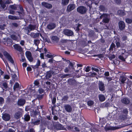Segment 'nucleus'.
<instances>
[{
	"label": "nucleus",
	"mask_w": 132,
	"mask_h": 132,
	"mask_svg": "<svg viewBox=\"0 0 132 132\" xmlns=\"http://www.w3.org/2000/svg\"><path fill=\"white\" fill-rule=\"evenodd\" d=\"M103 18L102 21L105 23H108L110 20V15L107 14H103L100 17V18Z\"/></svg>",
	"instance_id": "nucleus-1"
},
{
	"label": "nucleus",
	"mask_w": 132,
	"mask_h": 132,
	"mask_svg": "<svg viewBox=\"0 0 132 132\" xmlns=\"http://www.w3.org/2000/svg\"><path fill=\"white\" fill-rule=\"evenodd\" d=\"M77 11L78 12L81 14H84L87 11L86 8L82 6H80L77 9Z\"/></svg>",
	"instance_id": "nucleus-2"
},
{
	"label": "nucleus",
	"mask_w": 132,
	"mask_h": 132,
	"mask_svg": "<svg viewBox=\"0 0 132 132\" xmlns=\"http://www.w3.org/2000/svg\"><path fill=\"white\" fill-rule=\"evenodd\" d=\"M25 54L27 58L29 61L30 62L33 61V58L32 56V53L30 51H27L25 52Z\"/></svg>",
	"instance_id": "nucleus-3"
},
{
	"label": "nucleus",
	"mask_w": 132,
	"mask_h": 132,
	"mask_svg": "<svg viewBox=\"0 0 132 132\" xmlns=\"http://www.w3.org/2000/svg\"><path fill=\"white\" fill-rule=\"evenodd\" d=\"M63 107L64 110L67 112L69 113L72 112V108L71 105L66 104H64Z\"/></svg>",
	"instance_id": "nucleus-4"
},
{
	"label": "nucleus",
	"mask_w": 132,
	"mask_h": 132,
	"mask_svg": "<svg viewBox=\"0 0 132 132\" xmlns=\"http://www.w3.org/2000/svg\"><path fill=\"white\" fill-rule=\"evenodd\" d=\"M4 55L8 60L12 63H13L14 61L13 59L10 54L6 51H5L3 52Z\"/></svg>",
	"instance_id": "nucleus-5"
},
{
	"label": "nucleus",
	"mask_w": 132,
	"mask_h": 132,
	"mask_svg": "<svg viewBox=\"0 0 132 132\" xmlns=\"http://www.w3.org/2000/svg\"><path fill=\"white\" fill-rule=\"evenodd\" d=\"M63 32V34L64 35L68 36H72L73 34V31L69 29H64Z\"/></svg>",
	"instance_id": "nucleus-6"
},
{
	"label": "nucleus",
	"mask_w": 132,
	"mask_h": 132,
	"mask_svg": "<svg viewBox=\"0 0 132 132\" xmlns=\"http://www.w3.org/2000/svg\"><path fill=\"white\" fill-rule=\"evenodd\" d=\"M2 118L4 120L6 121H9L11 118L10 115L7 113H5L3 114Z\"/></svg>",
	"instance_id": "nucleus-7"
},
{
	"label": "nucleus",
	"mask_w": 132,
	"mask_h": 132,
	"mask_svg": "<svg viewBox=\"0 0 132 132\" xmlns=\"http://www.w3.org/2000/svg\"><path fill=\"white\" fill-rule=\"evenodd\" d=\"M125 27V22L122 21L119 22V27L121 30H123Z\"/></svg>",
	"instance_id": "nucleus-8"
},
{
	"label": "nucleus",
	"mask_w": 132,
	"mask_h": 132,
	"mask_svg": "<svg viewBox=\"0 0 132 132\" xmlns=\"http://www.w3.org/2000/svg\"><path fill=\"white\" fill-rule=\"evenodd\" d=\"M40 120L38 119L36 120L35 119H31V125H38L40 124Z\"/></svg>",
	"instance_id": "nucleus-9"
},
{
	"label": "nucleus",
	"mask_w": 132,
	"mask_h": 132,
	"mask_svg": "<svg viewBox=\"0 0 132 132\" xmlns=\"http://www.w3.org/2000/svg\"><path fill=\"white\" fill-rule=\"evenodd\" d=\"M121 102L125 104H127L130 102L129 99L127 97H125L122 98L121 100Z\"/></svg>",
	"instance_id": "nucleus-10"
},
{
	"label": "nucleus",
	"mask_w": 132,
	"mask_h": 132,
	"mask_svg": "<svg viewBox=\"0 0 132 132\" xmlns=\"http://www.w3.org/2000/svg\"><path fill=\"white\" fill-rule=\"evenodd\" d=\"M56 25L54 23H50L47 26V28L50 30L54 29Z\"/></svg>",
	"instance_id": "nucleus-11"
},
{
	"label": "nucleus",
	"mask_w": 132,
	"mask_h": 132,
	"mask_svg": "<svg viewBox=\"0 0 132 132\" xmlns=\"http://www.w3.org/2000/svg\"><path fill=\"white\" fill-rule=\"evenodd\" d=\"M75 4H71L69 5L67 7V10L68 11H70L73 10L75 7Z\"/></svg>",
	"instance_id": "nucleus-12"
},
{
	"label": "nucleus",
	"mask_w": 132,
	"mask_h": 132,
	"mask_svg": "<svg viewBox=\"0 0 132 132\" xmlns=\"http://www.w3.org/2000/svg\"><path fill=\"white\" fill-rule=\"evenodd\" d=\"M98 86L99 89L102 91H103L104 90V84L102 81H99Z\"/></svg>",
	"instance_id": "nucleus-13"
},
{
	"label": "nucleus",
	"mask_w": 132,
	"mask_h": 132,
	"mask_svg": "<svg viewBox=\"0 0 132 132\" xmlns=\"http://www.w3.org/2000/svg\"><path fill=\"white\" fill-rule=\"evenodd\" d=\"M15 49L21 52L22 50V47L19 44H16L13 45Z\"/></svg>",
	"instance_id": "nucleus-14"
},
{
	"label": "nucleus",
	"mask_w": 132,
	"mask_h": 132,
	"mask_svg": "<svg viewBox=\"0 0 132 132\" xmlns=\"http://www.w3.org/2000/svg\"><path fill=\"white\" fill-rule=\"evenodd\" d=\"M25 102L26 101L25 100L21 99L18 100V104L19 106H22L24 104Z\"/></svg>",
	"instance_id": "nucleus-15"
},
{
	"label": "nucleus",
	"mask_w": 132,
	"mask_h": 132,
	"mask_svg": "<svg viewBox=\"0 0 132 132\" xmlns=\"http://www.w3.org/2000/svg\"><path fill=\"white\" fill-rule=\"evenodd\" d=\"M42 4L44 7L48 9H51L52 7V5L51 4L47 3L45 2H43Z\"/></svg>",
	"instance_id": "nucleus-16"
},
{
	"label": "nucleus",
	"mask_w": 132,
	"mask_h": 132,
	"mask_svg": "<svg viewBox=\"0 0 132 132\" xmlns=\"http://www.w3.org/2000/svg\"><path fill=\"white\" fill-rule=\"evenodd\" d=\"M51 39L53 42L57 43L59 40V38L56 36H53L51 37Z\"/></svg>",
	"instance_id": "nucleus-17"
},
{
	"label": "nucleus",
	"mask_w": 132,
	"mask_h": 132,
	"mask_svg": "<svg viewBox=\"0 0 132 132\" xmlns=\"http://www.w3.org/2000/svg\"><path fill=\"white\" fill-rule=\"evenodd\" d=\"M53 72L51 71H47L45 76L46 78L47 79H49L53 75Z\"/></svg>",
	"instance_id": "nucleus-18"
},
{
	"label": "nucleus",
	"mask_w": 132,
	"mask_h": 132,
	"mask_svg": "<svg viewBox=\"0 0 132 132\" xmlns=\"http://www.w3.org/2000/svg\"><path fill=\"white\" fill-rule=\"evenodd\" d=\"M8 18L9 19L12 20H18L19 19V17L18 16L11 15H9Z\"/></svg>",
	"instance_id": "nucleus-19"
},
{
	"label": "nucleus",
	"mask_w": 132,
	"mask_h": 132,
	"mask_svg": "<svg viewBox=\"0 0 132 132\" xmlns=\"http://www.w3.org/2000/svg\"><path fill=\"white\" fill-rule=\"evenodd\" d=\"M0 7L3 9H4L6 7L5 3L2 0H0Z\"/></svg>",
	"instance_id": "nucleus-20"
},
{
	"label": "nucleus",
	"mask_w": 132,
	"mask_h": 132,
	"mask_svg": "<svg viewBox=\"0 0 132 132\" xmlns=\"http://www.w3.org/2000/svg\"><path fill=\"white\" fill-rule=\"evenodd\" d=\"M62 128V125L60 124H56L54 126V128L56 130L61 129Z\"/></svg>",
	"instance_id": "nucleus-21"
},
{
	"label": "nucleus",
	"mask_w": 132,
	"mask_h": 132,
	"mask_svg": "<svg viewBox=\"0 0 132 132\" xmlns=\"http://www.w3.org/2000/svg\"><path fill=\"white\" fill-rule=\"evenodd\" d=\"M99 100L101 102H103L105 100V98L104 96L102 94H100L98 95Z\"/></svg>",
	"instance_id": "nucleus-22"
},
{
	"label": "nucleus",
	"mask_w": 132,
	"mask_h": 132,
	"mask_svg": "<svg viewBox=\"0 0 132 132\" xmlns=\"http://www.w3.org/2000/svg\"><path fill=\"white\" fill-rule=\"evenodd\" d=\"M2 88H4L6 90L7 89L8 87L7 83L6 82H3L2 84Z\"/></svg>",
	"instance_id": "nucleus-23"
},
{
	"label": "nucleus",
	"mask_w": 132,
	"mask_h": 132,
	"mask_svg": "<svg viewBox=\"0 0 132 132\" xmlns=\"http://www.w3.org/2000/svg\"><path fill=\"white\" fill-rule=\"evenodd\" d=\"M30 116L28 114H26L24 116V119L26 121H29L30 119Z\"/></svg>",
	"instance_id": "nucleus-24"
},
{
	"label": "nucleus",
	"mask_w": 132,
	"mask_h": 132,
	"mask_svg": "<svg viewBox=\"0 0 132 132\" xmlns=\"http://www.w3.org/2000/svg\"><path fill=\"white\" fill-rule=\"evenodd\" d=\"M19 87V84L18 82L16 83L13 87L14 90L15 91L18 89Z\"/></svg>",
	"instance_id": "nucleus-25"
},
{
	"label": "nucleus",
	"mask_w": 132,
	"mask_h": 132,
	"mask_svg": "<svg viewBox=\"0 0 132 132\" xmlns=\"http://www.w3.org/2000/svg\"><path fill=\"white\" fill-rule=\"evenodd\" d=\"M73 63L71 62L69 63L68 67L70 68V69L71 70V71L72 72H73L74 71V69L73 68Z\"/></svg>",
	"instance_id": "nucleus-26"
},
{
	"label": "nucleus",
	"mask_w": 132,
	"mask_h": 132,
	"mask_svg": "<svg viewBox=\"0 0 132 132\" xmlns=\"http://www.w3.org/2000/svg\"><path fill=\"white\" fill-rule=\"evenodd\" d=\"M36 28V26L35 25H30L29 26L28 28L30 30V31L33 30Z\"/></svg>",
	"instance_id": "nucleus-27"
},
{
	"label": "nucleus",
	"mask_w": 132,
	"mask_h": 132,
	"mask_svg": "<svg viewBox=\"0 0 132 132\" xmlns=\"http://www.w3.org/2000/svg\"><path fill=\"white\" fill-rule=\"evenodd\" d=\"M69 0H62V4L63 5H65L68 4Z\"/></svg>",
	"instance_id": "nucleus-28"
},
{
	"label": "nucleus",
	"mask_w": 132,
	"mask_h": 132,
	"mask_svg": "<svg viewBox=\"0 0 132 132\" xmlns=\"http://www.w3.org/2000/svg\"><path fill=\"white\" fill-rule=\"evenodd\" d=\"M118 14L120 15L123 16L126 14L123 11L121 10H119L118 11Z\"/></svg>",
	"instance_id": "nucleus-29"
},
{
	"label": "nucleus",
	"mask_w": 132,
	"mask_h": 132,
	"mask_svg": "<svg viewBox=\"0 0 132 132\" xmlns=\"http://www.w3.org/2000/svg\"><path fill=\"white\" fill-rule=\"evenodd\" d=\"M18 5H11L10 7L12 9L16 10H17V8L18 7Z\"/></svg>",
	"instance_id": "nucleus-30"
},
{
	"label": "nucleus",
	"mask_w": 132,
	"mask_h": 132,
	"mask_svg": "<svg viewBox=\"0 0 132 132\" xmlns=\"http://www.w3.org/2000/svg\"><path fill=\"white\" fill-rule=\"evenodd\" d=\"M64 72L65 73H68L69 72H72L71 71V70L70 69V68L69 67H66L64 69Z\"/></svg>",
	"instance_id": "nucleus-31"
},
{
	"label": "nucleus",
	"mask_w": 132,
	"mask_h": 132,
	"mask_svg": "<svg viewBox=\"0 0 132 132\" xmlns=\"http://www.w3.org/2000/svg\"><path fill=\"white\" fill-rule=\"evenodd\" d=\"M21 113L20 112H18L15 114L16 118H18L21 116Z\"/></svg>",
	"instance_id": "nucleus-32"
},
{
	"label": "nucleus",
	"mask_w": 132,
	"mask_h": 132,
	"mask_svg": "<svg viewBox=\"0 0 132 132\" xmlns=\"http://www.w3.org/2000/svg\"><path fill=\"white\" fill-rule=\"evenodd\" d=\"M115 45L114 44L112 43L110 45L109 50L110 51H112L113 50V48H115Z\"/></svg>",
	"instance_id": "nucleus-33"
},
{
	"label": "nucleus",
	"mask_w": 132,
	"mask_h": 132,
	"mask_svg": "<svg viewBox=\"0 0 132 132\" xmlns=\"http://www.w3.org/2000/svg\"><path fill=\"white\" fill-rule=\"evenodd\" d=\"M123 54H122L119 56V58L122 61H125V59L123 57Z\"/></svg>",
	"instance_id": "nucleus-34"
},
{
	"label": "nucleus",
	"mask_w": 132,
	"mask_h": 132,
	"mask_svg": "<svg viewBox=\"0 0 132 132\" xmlns=\"http://www.w3.org/2000/svg\"><path fill=\"white\" fill-rule=\"evenodd\" d=\"M70 41L71 40H70L62 39L60 40V42L62 43H67L68 41Z\"/></svg>",
	"instance_id": "nucleus-35"
},
{
	"label": "nucleus",
	"mask_w": 132,
	"mask_h": 132,
	"mask_svg": "<svg viewBox=\"0 0 132 132\" xmlns=\"http://www.w3.org/2000/svg\"><path fill=\"white\" fill-rule=\"evenodd\" d=\"M11 38L13 40H18V37L15 35H11Z\"/></svg>",
	"instance_id": "nucleus-36"
},
{
	"label": "nucleus",
	"mask_w": 132,
	"mask_h": 132,
	"mask_svg": "<svg viewBox=\"0 0 132 132\" xmlns=\"http://www.w3.org/2000/svg\"><path fill=\"white\" fill-rule=\"evenodd\" d=\"M89 75L90 76H91L93 77L95 76H96L97 75V73L94 72H90L88 73Z\"/></svg>",
	"instance_id": "nucleus-37"
},
{
	"label": "nucleus",
	"mask_w": 132,
	"mask_h": 132,
	"mask_svg": "<svg viewBox=\"0 0 132 132\" xmlns=\"http://www.w3.org/2000/svg\"><path fill=\"white\" fill-rule=\"evenodd\" d=\"M68 96L67 95H65L62 98V100L64 101H66L68 100Z\"/></svg>",
	"instance_id": "nucleus-38"
},
{
	"label": "nucleus",
	"mask_w": 132,
	"mask_h": 132,
	"mask_svg": "<svg viewBox=\"0 0 132 132\" xmlns=\"http://www.w3.org/2000/svg\"><path fill=\"white\" fill-rule=\"evenodd\" d=\"M94 103V102L92 100H89L87 102V104L89 106H92L93 105Z\"/></svg>",
	"instance_id": "nucleus-39"
},
{
	"label": "nucleus",
	"mask_w": 132,
	"mask_h": 132,
	"mask_svg": "<svg viewBox=\"0 0 132 132\" xmlns=\"http://www.w3.org/2000/svg\"><path fill=\"white\" fill-rule=\"evenodd\" d=\"M68 74H65L64 75H60L59 77L60 78H64L68 76L69 75Z\"/></svg>",
	"instance_id": "nucleus-40"
},
{
	"label": "nucleus",
	"mask_w": 132,
	"mask_h": 132,
	"mask_svg": "<svg viewBox=\"0 0 132 132\" xmlns=\"http://www.w3.org/2000/svg\"><path fill=\"white\" fill-rule=\"evenodd\" d=\"M40 42L38 39H35L34 41V44L36 46H38L39 44L40 43Z\"/></svg>",
	"instance_id": "nucleus-41"
},
{
	"label": "nucleus",
	"mask_w": 132,
	"mask_h": 132,
	"mask_svg": "<svg viewBox=\"0 0 132 132\" xmlns=\"http://www.w3.org/2000/svg\"><path fill=\"white\" fill-rule=\"evenodd\" d=\"M40 61L39 60H38L37 61L36 64L35 66L36 68H38L40 66Z\"/></svg>",
	"instance_id": "nucleus-42"
},
{
	"label": "nucleus",
	"mask_w": 132,
	"mask_h": 132,
	"mask_svg": "<svg viewBox=\"0 0 132 132\" xmlns=\"http://www.w3.org/2000/svg\"><path fill=\"white\" fill-rule=\"evenodd\" d=\"M45 126H43L41 127L40 130L39 132H45Z\"/></svg>",
	"instance_id": "nucleus-43"
},
{
	"label": "nucleus",
	"mask_w": 132,
	"mask_h": 132,
	"mask_svg": "<svg viewBox=\"0 0 132 132\" xmlns=\"http://www.w3.org/2000/svg\"><path fill=\"white\" fill-rule=\"evenodd\" d=\"M123 112L125 114V116H126L128 113V111L127 109H125L123 110Z\"/></svg>",
	"instance_id": "nucleus-44"
},
{
	"label": "nucleus",
	"mask_w": 132,
	"mask_h": 132,
	"mask_svg": "<svg viewBox=\"0 0 132 132\" xmlns=\"http://www.w3.org/2000/svg\"><path fill=\"white\" fill-rule=\"evenodd\" d=\"M109 57L110 60H112L115 58V56L113 54H111L109 55Z\"/></svg>",
	"instance_id": "nucleus-45"
},
{
	"label": "nucleus",
	"mask_w": 132,
	"mask_h": 132,
	"mask_svg": "<svg viewBox=\"0 0 132 132\" xmlns=\"http://www.w3.org/2000/svg\"><path fill=\"white\" fill-rule=\"evenodd\" d=\"M126 22L128 23H130L132 22V20L128 18L126 19Z\"/></svg>",
	"instance_id": "nucleus-46"
},
{
	"label": "nucleus",
	"mask_w": 132,
	"mask_h": 132,
	"mask_svg": "<svg viewBox=\"0 0 132 132\" xmlns=\"http://www.w3.org/2000/svg\"><path fill=\"white\" fill-rule=\"evenodd\" d=\"M12 77L14 80H15L17 79V77L15 74H12Z\"/></svg>",
	"instance_id": "nucleus-47"
},
{
	"label": "nucleus",
	"mask_w": 132,
	"mask_h": 132,
	"mask_svg": "<svg viewBox=\"0 0 132 132\" xmlns=\"http://www.w3.org/2000/svg\"><path fill=\"white\" fill-rule=\"evenodd\" d=\"M52 103L53 105H54L55 104V103L56 101V98L54 97L52 99Z\"/></svg>",
	"instance_id": "nucleus-48"
},
{
	"label": "nucleus",
	"mask_w": 132,
	"mask_h": 132,
	"mask_svg": "<svg viewBox=\"0 0 132 132\" xmlns=\"http://www.w3.org/2000/svg\"><path fill=\"white\" fill-rule=\"evenodd\" d=\"M20 61L22 62H25L26 60L24 56H22L21 57V59L20 60Z\"/></svg>",
	"instance_id": "nucleus-49"
},
{
	"label": "nucleus",
	"mask_w": 132,
	"mask_h": 132,
	"mask_svg": "<svg viewBox=\"0 0 132 132\" xmlns=\"http://www.w3.org/2000/svg\"><path fill=\"white\" fill-rule=\"evenodd\" d=\"M100 9L102 11H104L105 10V8L103 5H100L99 7Z\"/></svg>",
	"instance_id": "nucleus-50"
},
{
	"label": "nucleus",
	"mask_w": 132,
	"mask_h": 132,
	"mask_svg": "<svg viewBox=\"0 0 132 132\" xmlns=\"http://www.w3.org/2000/svg\"><path fill=\"white\" fill-rule=\"evenodd\" d=\"M44 41L45 42H47L48 43H50V40L49 39L48 37H46L44 39Z\"/></svg>",
	"instance_id": "nucleus-51"
},
{
	"label": "nucleus",
	"mask_w": 132,
	"mask_h": 132,
	"mask_svg": "<svg viewBox=\"0 0 132 132\" xmlns=\"http://www.w3.org/2000/svg\"><path fill=\"white\" fill-rule=\"evenodd\" d=\"M92 70L96 72H98L99 71V70L98 69L96 68L95 67H92Z\"/></svg>",
	"instance_id": "nucleus-52"
},
{
	"label": "nucleus",
	"mask_w": 132,
	"mask_h": 132,
	"mask_svg": "<svg viewBox=\"0 0 132 132\" xmlns=\"http://www.w3.org/2000/svg\"><path fill=\"white\" fill-rule=\"evenodd\" d=\"M38 91L39 92V93L40 94H41L44 92V90L42 88L39 89L38 90Z\"/></svg>",
	"instance_id": "nucleus-53"
},
{
	"label": "nucleus",
	"mask_w": 132,
	"mask_h": 132,
	"mask_svg": "<svg viewBox=\"0 0 132 132\" xmlns=\"http://www.w3.org/2000/svg\"><path fill=\"white\" fill-rule=\"evenodd\" d=\"M90 67L89 66H87L86 68H85V71L86 72H89L90 70Z\"/></svg>",
	"instance_id": "nucleus-54"
},
{
	"label": "nucleus",
	"mask_w": 132,
	"mask_h": 132,
	"mask_svg": "<svg viewBox=\"0 0 132 132\" xmlns=\"http://www.w3.org/2000/svg\"><path fill=\"white\" fill-rule=\"evenodd\" d=\"M39 35V33H36L34 34V38H37L38 37Z\"/></svg>",
	"instance_id": "nucleus-55"
},
{
	"label": "nucleus",
	"mask_w": 132,
	"mask_h": 132,
	"mask_svg": "<svg viewBox=\"0 0 132 132\" xmlns=\"http://www.w3.org/2000/svg\"><path fill=\"white\" fill-rule=\"evenodd\" d=\"M4 102V99L2 97H0V104H2Z\"/></svg>",
	"instance_id": "nucleus-56"
},
{
	"label": "nucleus",
	"mask_w": 132,
	"mask_h": 132,
	"mask_svg": "<svg viewBox=\"0 0 132 132\" xmlns=\"http://www.w3.org/2000/svg\"><path fill=\"white\" fill-rule=\"evenodd\" d=\"M9 13L10 14H15V11L12 10H10L9 11Z\"/></svg>",
	"instance_id": "nucleus-57"
},
{
	"label": "nucleus",
	"mask_w": 132,
	"mask_h": 132,
	"mask_svg": "<svg viewBox=\"0 0 132 132\" xmlns=\"http://www.w3.org/2000/svg\"><path fill=\"white\" fill-rule=\"evenodd\" d=\"M43 97L42 95H38L37 96V98L39 100L41 99Z\"/></svg>",
	"instance_id": "nucleus-58"
},
{
	"label": "nucleus",
	"mask_w": 132,
	"mask_h": 132,
	"mask_svg": "<svg viewBox=\"0 0 132 132\" xmlns=\"http://www.w3.org/2000/svg\"><path fill=\"white\" fill-rule=\"evenodd\" d=\"M126 80V79L124 78H122L121 80V82L122 84H124Z\"/></svg>",
	"instance_id": "nucleus-59"
},
{
	"label": "nucleus",
	"mask_w": 132,
	"mask_h": 132,
	"mask_svg": "<svg viewBox=\"0 0 132 132\" xmlns=\"http://www.w3.org/2000/svg\"><path fill=\"white\" fill-rule=\"evenodd\" d=\"M4 78L5 79H8L10 78V77L8 75H5L4 76Z\"/></svg>",
	"instance_id": "nucleus-60"
},
{
	"label": "nucleus",
	"mask_w": 132,
	"mask_h": 132,
	"mask_svg": "<svg viewBox=\"0 0 132 132\" xmlns=\"http://www.w3.org/2000/svg\"><path fill=\"white\" fill-rule=\"evenodd\" d=\"M46 56L49 58H53V56L52 55L47 54L46 55Z\"/></svg>",
	"instance_id": "nucleus-61"
},
{
	"label": "nucleus",
	"mask_w": 132,
	"mask_h": 132,
	"mask_svg": "<svg viewBox=\"0 0 132 132\" xmlns=\"http://www.w3.org/2000/svg\"><path fill=\"white\" fill-rule=\"evenodd\" d=\"M114 1L117 4H119L121 3V0H114Z\"/></svg>",
	"instance_id": "nucleus-62"
},
{
	"label": "nucleus",
	"mask_w": 132,
	"mask_h": 132,
	"mask_svg": "<svg viewBox=\"0 0 132 132\" xmlns=\"http://www.w3.org/2000/svg\"><path fill=\"white\" fill-rule=\"evenodd\" d=\"M27 70L28 71H30L32 70V69L31 67H27Z\"/></svg>",
	"instance_id": "nucleus-63"
},
{
	"label": "nucleus",
	"mask_w": 132,
	"mask_h": 132,
	"mask_svg": "<svg viewBox=\"0 0 132 132\" xmlns=\"http://www.w3.org/2000/svg\"><path fill=\"white\" fill-rule=\"evenodd\" d=\"M25 42L24 41L22 40L20 41V44L22 46H23L24 45Z\"/></svg>",
	"instance_id": "nucleus-64"
}]
</instances>
